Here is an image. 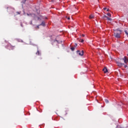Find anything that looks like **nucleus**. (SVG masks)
Masks as SVG:
<instances>
[{"instance_id": "f257e3e1", "label": "nucleus", "mask_w": 128, "mask_h": 128, "mask_svg": "<svg viewBox=\"0 0 128 128\" xmlns=\"http://www.w3.org/2000/svg\"><path fill=\"white\" fill-rule=\"evenodd\" d=\"M120 32L119 33H114V36L116 38H120V34H122V30H119Z\"/></svg>"}, {"instance_id": "f03ea898", "label": "nucleus", "mask_w": 128, "mask_h": 128, "mask_svg": "<svg viewBox=\"0 0 128 128\" xmlns=\"http://www.w3.org/2000/svg\"><path fill=\"white\" fill-rule=\"evenodd\" d=\"M15 46H12L10 44H8L7 46H6V48H8V50H14V49Z\"/></svg>"}, {"instance_id": "7ed1b4c3", "label": "nucleus", "mask_w": 128, "mask_h": 128, "mask_svg": "<svg viewBox=\"0 0 128 128\" xmlns=\"http://www.w3.org/2000/svg\"><path fill=\"white\" fill-rule=\"evenodd\" d=\"M77 54H79V56H84V50L80 51L78 50L77 51Z\"/></svg>"}, {"instance_id": "20e7f679", "label": "nucleus", "mask_w": 128, "mask_h": 128, "mask_svg": "<svg viewBox=\"0 0 128 128\" xmlns=\"http://www.w3.org/2000/svg\"><path fill=\"white\" fill-rule=\"evenodd\" d=\"M40 26H46V22L44 21L42 22L40 24Z\"/></svg>"}, {"instance_id": "39448f33", "label": "nucleus", "mask_w": 128, "mask_h": 128, "mask_svg": "<svg viewBox=\"0 0 128 128\" xmlns=\"http://www.w3.org/2000/svg\"><path fill=\"white\" fill-rule=\"evenodd\" d=\"M102 70L105 74H106V72H108L106 68H103Z\"/></svg>"}, {"instance_id": "423d86ee", "label": "nucleus", "mask_w": 128, "mask_h": 128, "mask_svg": "<svg viewBox=\"0 0 128 128\" xmlns=\"http://www.w3.org/2000/svg\"><path fill=\"white\" fill-rule=\"evenodd\" d=\"M104 18H107L108 20H112V18H108V16H104Z\"/></svg>"}, {"instance_id": "0eeeda50", "label": "nucleus", "mask_w": 128, "mask_h": 128, "mask_svg": "<svg viewBox=\"0 0 128 128\" xmlns=\"http://www.w3.org/2000/svg\"><path fill=\"white\" fill-rule=\"evenodd\" d=\"M36 56H40V52L38 50L37 52H36Z\"/></svg>"}, {"instance_id": "6e6552de", "label": "nucleus", "mask_w": 128, "mask_h": 128, "mask_svg": "<svg viewBox=\"0 0 128 128\" xmlns=\"http://www.w3.org/2000/svg\"><path fill=\"white\" fill-rule=\"evenodd\" d=\"M128 62V60L126 58H124V62H125V64H127Z\"/></svg>"}, {"instance_id": "1a4fd4ad", "label": "nucleus", "mask_w": 128, "mask_h": 128, "mask_svg": "<svg viewBox=\"0 0 128 128\" xmlns=\"http://www.w3.org/2000/svg\"><path fill=\"white\" fill-rule=\"evenodd\" d=\"M94 18V16L93 14H91L90 16V19Z\"/></svg>"}, {"instance_id": "9d476101", "label": "nucleus", "mask_w": 128, "mask_h": 128, "mask_svg": "<svg viewBox=\"0 0 128 128\" xmlns=\"http://www.w3.org/2000/svg\"><path fill=\"white\" fill-rule=\"evenodd\" d=\"M79 42H84V39H80L79 40Z\"/></svg>"}, {"instance_id": "9b49d317", "label": "nucleus", "mask_w": 128, "mask_h": 128, "mask_svg": "<svg viewBox=\"0 0 128 128\" xmlns=\"http://www.w3.org/2000/svg\"><path fill=\"white\" fill-rule=\"evenodd\" d=\"M124 32H125L126 34V36H128V30H125Z\"/></svg>"}, {"instance_id": "f8f14e48", "label": "nucleus", "mask_w": 128, "mask_h": 128, "mask_svg": "<svg viewBox=\"0 0 128 128\" xmlns=\"http://www.w3.org/2000/svg\"><path fill=\"white\" fill-rule=\"evenodd\" d=\"M74 47H71L70 48V50H72V52H74Z\"/></svg>"}, {"instance_id": "ddd939ff", "label": "nucleus", "mask_w": 128, "mask_h": 128, "mask_svg": "<svg viewBox=\"0 0 128 128\" xmlns=\"http://www.w3.org/2000/svg\"><path fill=\"white\" fill-rule=\"evenodd\" d=\"M105 102H106V104H108V99H105Z\"/></svg>"}, {"instance_id": "4468645a", "label": "nucleus", "mask_w": 128, "mask_h": 128, "mask_svg": "<svg viewBox=\"0 0 128 128\" xmlns=\"http://www.w3.org/2000/svg\"><path fill=\"white\" fill-rule=\"evenodd\" d=\"M27 16H34V14H27Z\"/></svg>"}, {"instance_id": "2eb2a0df", "label": "nucleus", "mask_w": 128, "mask_h": 128, "mask_svg": "<svg viewBox=\"0 0 128 128\" xmlns=\"http://www.w3.org/2000/svg\"><path fill=\"white\" fill-rule=\"evenodd\" d=\"M107 16H108L111 17L112 16V14H110V13H108Z\"/></svg>"}, {"instance_id": "dca6fc26", "label": "nucleus", "mask_w": 128, "mask_h": 128, "mask_svg": "<svg viewBox=\"0 0 128 128\" xmlns=\"http://www.w3.org/2000/svg\"><path fill=\"white\" fill-rule=\"evenodd\" d=\"M16 14H22V12H16Z\"/></svg>"}, {"instance_id": "f3484780", "label": "nucleus", "mask_w": 128, "mask_h": 128, "mask_svg": "<svg viewBox=\"0 0 128 128\" xmlns=\"http://www.w3.org/2000/svg\"><path fill=\"white\" fill-rule=\"evenodd\" d=\"M40 24L37 26L36 28H40Z\"/></svg>"}, {"instance_id": "a211bd4d", "label": "nucleus", "mask_w": 128, "mask_h": 128, "mask_svg": "<svg viewBox=\"0 0 128 128\" xmlns=\"http://www.w3.org/2000/svg\"><path fill=\"white\" fill-rule=\"evenodd\" d=\"M76 46H78V44H75V46H74V47H75V48H76Z\"/></svg>"}, {"instance_id": "6ab92c4d", "label": "nucleus", "mask_w": 128, "mask_h": 128, "mask_svg": "<svg viewBox=\"0 0 128 128\" xmlns=\"http://www.w3.org/2000/svg\"><path fill=\"white\" fill-rule=\"evenodd\" d=\"M26 0H24V1H23L22 2H23V4H24V2H26Z\"/></svg>"}, {"instance_id": "aec40b11", "label": "nucleus", "mask_w": 128, "mask_h": 128, "mask_svg": "<svg viewBox=\"0 0 128 128\" xmlns=\"http://www.w3.org/2000/svg\"><path fill=\"white\" fill-rule=\"evenodd\" d=\"M30 24H32V21H31V22H30Z\"/></svg>"}, {"instance_id": "412c9836", "label": "nucleus", "mask_w": 128, "mask_h": 128, "mask_svg": "<svg viewBox=\"0 0 128 128\" xmlns=\"http://www.w3.org/2000/svg\"><path fill=\"white\" fill-rule=\"evenodd\" d=\"M104 10H106V8H104Z\"/></svg>"}, {"instance_id": "4be33fe9", "label": "nucleus", "mask_w": 128, "mask_h": 128, "mask_svg": "<svg viewBox=\"0 0 128 128\" xmlns=\"http://www.w3.org/2000/svg\"><path fill=\"white\" fill-rule=\"evenodd\" d=\"M128 66L126 65L124 66V68H126Z\"/></svg>"}, {"instance_id": "5701e85b", "label": "nucleus", "mask_w": 128, "mask_h": 128, "mask_svg": "<svg viewBox=\"0 0 128 128\" xmlns=\"http://www.w3.org/2000/svg\"><path fill=\"white\" fill-rule=\"evenodd\" d=\"M82 36H84V34H82Z\"/></svg>"}, {"instance_id": "b1692460", "label": "nucleus", "mask_w": 128, "mask_h": 128, "mask_svg": "<svg viewBox=\"0 0 128 128\" xmlns=\"http://www.w3.org/2000/svg\"><path fill=\"white\" fill-rule=\"evenodd\" d=\"M70 17H68V20H70Z\"/></svg>"}, {"instance_id": "393cba45", "label": "nucleus", "mask_w": 128, "mask_h": 128, "mask_svg": "<svg viewBox=\"0 0 128 128\" xmlns=\"http://www.w3.org/2000/svg\"><path fill=\"white\" fill-rule=\"evenodd\" d=\"M107 10V12H108V9H107V10Z\"/></svg>"}, {"instance_id": "a878e982", "label": "nucleus", "mask_w": 128, "mask_h": 128, "mask_svg": "<svg viewBox=\"0 0 128 128\" xmlns=\"http://www.w3.org/2000/svg\"><path fill=\"white\" fill-rule=\"evenodd\" d=\"M46 18V20H48V18Z\"/></svg>"}, {"instance_id": "bb28decb", "label": "nucleus", "mask_w": 128, "mask_h": 128, "mask_svg": "<svg viewBox=\"0 0 128 128\" xmlns=\"http://www.w3.org/2000/svg\"><path fill=\"white\" fill-rule=\"evenodd\" d=\"M5 42H6V40H5Z\"/></svg>"}]
</instances>
